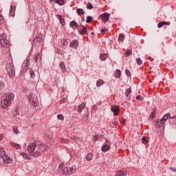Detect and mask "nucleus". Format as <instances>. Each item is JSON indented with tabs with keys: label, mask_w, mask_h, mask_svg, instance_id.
Instances as JSON below:
<instances>
[{
	"label": "nucleus",
	"mask_w": 176,
	"mask_h": 176,
	"mask_svg": "<svg viewBox=\"0 0 176 176\" xmlns=\"http://www.w3.org/2000/svg\"><path fill=\"white\" fill-rule=\"evenodd\" d=\"M67 47H68V38L65 39L63 43V48L67 49Z\"/></svg>",
	"instance_id": "nucleus-42"
},
{
	"label": "nucleus",
	"mask_w": 176,
	"mask_h": 176,
	"mask_svg": "<svg viewBox=\"0 0 176 176\" xmlns=\"http://www.w3.org/2000/svg\"><path fill=\"white\" fill-rule=\"evenodd\" d=\"M117 174L119 176H124V175H126V173H125L124 170H118L117 171Z\"/></svg>",
	"instance_id": "nucleus-39"
},
{
	"label": "nucleus",
	"mask_w": 176,
	"mask_h": 176,
	"mask_svg": "<svg viewBox=\"0 0 176 176\" xmlns=\"http://www.w3.org/2000/svg\"><path fill=\"white\" fill-rule=\"evenodd\" d=\"M109 149H111V146L106 144H104L101 148L102 152H107V151H109Z\"/></svg>",
	"instance_id": "nucleus-21"
},
{
	"label": "nucleus",
	"mask_w": 176,
	"mask_h": 176,
	"mask_svg": "<svg viewBox=\"0 0 176 176\" xmlns=\"http://www.w3.org/2000/svg\"><path fill=\"white\" fill-rule=\"evenodd\" d=\"M156 123H157V124H159V123L160 124V120L159 121V120H157L156 121Z\"/></svg>",
	"instance_id": "nucleus-61"
},
{
	"label": "nucleus",
	"mask_w": 176,
	"mask_h": 176,
	"mask_svg": "<svg viewBox=\"0 0 176 176\" xmlns=\"http://www.w3.org/2000/svg\"><path fill=\"white\" fill-rule=\"evenodd\" d=\"M136 100H138L139 101H142L144 100V97L141 96V95H138L136 96Z\"/></svg>",
	"instance_id": "nucleus-49"
},
{
	"label": "nucleus",
	"mask_w": 176,
	"mask_h": 176,
	"mask_svg": "<svg viewBox=\"0 0 176 176\" xmlns=\"http://www.w3.org/2000/svg\"><path fill=\"white\" fill-rule=\"evenodd\" d=\"M14 115H15L16 116H19V115H20V112H19V111H17V109H16Z\"/></svg>",
	"instance_id": "nucleus-55"
},
{
	"label": "nucleus",
	"mask_w": 176,
	"mask_h": 176,
	"mask_svg": "<svg viewBox=\"0 0 176 176\" xmlns=\"http://www.w3.org/2000/svg\"><path fill=\"white\" fill-rule=\"evenodd\" d=\"M171 116L170 113L165 114L160 120V124L158 128L162 129V127H164V124L167 122V119H168Z\"/></svg>",
	"instance_id": "nucleus-5"
},
{
	"label": "nucleus",
	"mask_w": 176,
	"mask_h": 176,
	"mask_svg": "<svg viewBox=\"0 0 176 176\" xmlns=\"http://www.w3.org/2000/svg\"><path fill=\"white\" fill-rule=\"evenodd\" d=\"M33 58L34 61L38 64V63L41 61V54L38 53Z\"/></svg>",
	"instance_id": "nucleus-30"
},
{
	"label": "nucleus",
	"mask_w": 176,
	"mask_h": 176,
	"mask_svg": "<svg viewBox=\"0 0 176 176\" xmlns=\"http://www.w3.org/2000/svg\"><path fill=\"white\" fill-rule=\"evenodd\" d=\"M126 39V36H124V34L120 33L118 36V41L123 42Z\"/></svg>",
	"instance_id": "nucleus-27"
},
{
	"label": "nucleus",
	"mask_w": 176,
	"mask_h": 176,
	"mask_svg": "<svg viewBox=\"0 0 176 176\" xmlns=\"http://www.w3.org/2000/svg\"><path fill=\"white\" fill-rule=\"evenodd\" d=\"M156 111H157V109H156V107H155L153 109V111L156 112Z\"/></svg>",
	"instance_id": "nucleus-60"
},
{
	"label": "nucleus",
	"mask_w": 176,
	"mask_h": 176,
	"mask_svg": "<svg viewBox=\"0 0 176 176\" xmlns=\"http://www.w3.org/2000/svg\"><path fill=\"white\" fill-rule=\"evenodd\" d=\"M163 25H168V23H167L166 21H162L160 22L157 25L158 28H162V27H163Z\"/></svg>",
	"instance_id": "nucleus-33"
},
{
	"label": "nucleus",
	"mask_w": 176,
	"mask_h": 176,
	"mask_svg": "<svg viewBox=\"0 0 176 176\" xmlns=\"http://www.w3.org/2000/svg\"><path fill=\"white\" fill-rule=\"evenodd\" d=\"M131 54H133V51H131V50H126L124 54V56L125 57H129L131 56Z\"/></svg>",
	"instance_id": "nucleus-32"
},
{
	"label": "nucleus",
	"mask_w": 176,
	"mask_h": 176,
	"mask_svg": "<svg viewBox=\"0 0 176 176\" xmlns=\"http://www.w3.org/2000/svg\"><path fill=\"white\" fill-rule=\"evenodd\" d=\"M16 14V6H11L10 10V16H12V17H14V14Z\"/></svg>",
	"instance_id": "nucleus-20"
},
{
	"label": "nucleus",
	"mask_w": 176,
	"mask_h": 176,
	"mask_svg": "<svg viewBox=\"0 0 176 176\" xmlns=\"http://www.w3.org/2000/svg\"><path fill=\"white\" fill-rule=\"evenodd\" d=\"M32 154H31L30 155H28V154L24 153V152H21L20 153V155L23 156V159H25V160H31L32 157L31 156Z\"/></svg>",
	"instance_id": "nucleus-18"
},
{
	"label": "nucleus",
	"mask_w": 176,
	"mask_h": 176,
	"mask_svg": "<svg viewBox=\"0 0 176 176\" xmlns=\"http://www.w3.org/2000/svg\"><path fill=\"white\" fill-rule=\"evenodd\" d=\"M56 0H50V2H55Z\"/></svg>",
	"instance_id": "nucleus-62"
},
{
	"label": "nucleus",
	"mask_w": 176,
	"mask_h": 176,
	"mask_svg": "<svg viewBox=\"0 0 176 176\" xmlns=\"http://www.w3.org/2000/svg\"><path fill=\"white\" fill-rule=\"evenodd\" d=\"M0 43L1 46L3 47L8 46V45H9V41L7 39L6 34L4 33H3L0 37Z\"/></svg>",
	"instance_id": "nucleus-6"
},
{
	"label": "nucleus",
	"mask_w": 176,
	"mask_h": 176,
	"mask_svg": "<svg viewBox=\"0 0 176 176\" xmlns=\"http://www.w3.org/2000/svg\"><path fill=\"white\" fill-rule=\"evenodd\" d=\"M0 20L1 21H3V20H4L3 16H2V14H0Z\"/></svg>",
	"instance_id": "nucleus-58"
},
{
	"label": "nucleus",
	"mask_w": 176,
	"mask_h": 176,
	"mask_svg": "<svg viewBox=\"0 0 176 176\" xmlns=\"http://www.w3.org/2000/svg\"><path fill=\"white\" fill-rule=\"evenodd\" d=\"M7 73L10 79L16 76V71L13 63H8L6 66Z\"/></svg>",
	"instance_id": "nucleus-3"
},
{
	"label": "nucleus",
	"mask_w": 176,
	"mask_h": 176,
	"mask_svg": "<svg viewBox=\"0 0 176 176\" xmlns=\"http://www.w3.org/2000/svg\"><path fill=\"white\" fill-rule=\"evenodd\" d=\"M28 71H30V62L28 61V60H27L26 63L22 65V68H21V72L22 74L27 72Z\"/></svg>",
	"instance_id": "nucleus-12"
},
{
	"label": "nucleus",
	"mask_w": 176,
	"mask_h": 176,
	"mask_svg": "<svg viewBox=\"0 0 176 176\" xmlns=\"http://www.w3.org/2000/svg\"><path fill=\"white\" fill-rule=\"evenodd\" d=\"M142 142L143 144H144L145 145H146V144H148V138L145 136L142 137Z\"/></svg>",
	"instance_id": "nucleus-41"
},
{
	"label": "nucleus",
	"mask_w": 176,
	"mask_h": 176,
	"mask_svg": "<svg viewBox=\"0 0 176 176\" xmlns=\"http://www.w3.org/2000/svg\"><path fill=\"white\" fill-rule=\"evenodd\" d=\"M2 140V135H0V141Z\"/></svg>",
	"instance_id": "nucleus-63"
},
{
	"label": "nucleus",
	"mask_w": 176,
	"mask_h": 176,
	"mask_svg": "<svg viewBox=\"0 0 176 176\" xmlns=\"http://www.w3.org/2000/svg\"><path fill=\"white\" fill-rule=\"evenodd\" d=\"M28 100L30 104L34 105V107H36V105H38V96H36V94H30L28 96Z\"/></svg>",
	"instance_id": "nucleus-4"
},
{
	"label": "nucleus",
	"mask_w": 176,
	"mask_h": 176,
	"mask_svg": "<svg viewBox=\"0 0 176 176\" xmlns=\"http://www.w3.org/2000/svg\"><path fill=\"white\" fill-rule=\"evenodd\" d=\"M93 157H94V155H93V153H89L87 155H86V160L87 162H90L93 160Z\"/></svg>",
	"instance_id": "nucleus-25"
},
{
	"label": "nucleus",
	"mask_w": 176,
	"mask_h": 176,
	"mask_svg": "<svg viewBox=\"0 0 176 176\" xmlns=\"http://www.w3.org/2000/svg\"><path fill=\"white\" fill-rule=\"evenodd\" d=\"M79 47V41L78 40H73L69 43V47H72L73 49H78Z\"/></svg>",
	"instance_id": "nucleus-13"
},
{
	"label": "nucleus",
	"mask_w": 176,
	"mask_h": 176,
	"mask_svg": "<svg viewBox=\"0 0 176 176\" xmlns=\"http://www.w3.org/2000/svg\"><path fill=\"white\" fill-rule=\"evenodd\" d=\"M85 108H86V102L81 103L77 107V111L78 112V113H82Z\"/></svg>",
	"instance_id": "nucleus-16"
},
{
	"label": "nucleus",
	"mask_w": 176,
	"mask_h": 176,
	"mask_svg": "<svg viewBox=\"0 0 176 176\" xmlns=\"http://www.w3.org/2000/svg\"><path fill=\"white\" fill-rule=\"evenodd\" d=\"M45 151L46 144L40 143L38 144V149L32 154V156L33 157H39V156L42 155V153Z\"/></svg>",
	"instance_id": "nucleus-2"
},
{
	"label": "nucleus",
	"mask_w": 176,
	"mask_h": 176,
	"mask_svg": "<svg viewBox=\"0 0 176 176\" xmlns=\"http://www.w3.org/2000/svg\"><path fill=\"white\" fill-rule=\"evenodd\" d=\"M107 58H108V54L105 53H102L100 54V60H101V61H105Z\"/></svg>",
	"instance_id": "nucleus-23"
},
{
	"label": "nucleus",
	"mask_w": 176,
	"mask_h": 176,
	"mask_svg": "<svg viewBox=\"0 0 176 176\" xmlns=\"http://www.w3.org/2000/svg\"><path fill=\"white\" fill-rule=\"evenodd\" d=\"M91 21H93V17L90 16H87L86 23H87L89 24V23H90Z\"/></svg>",
	"instance_id": "nucleus-43"
},
{
	"label": "nucleus",
	"mask_w": 176,
	"mask_h": 176,
	"mask_svg": "<svg viewBox=\"0 0 176 176\" xmlns=\"http://www.w3.org/2000/svg\"><path fill=\"white\" fill-rule=\"evenodd\" d=\"M125 75H126V76L130 78V76H131V73L130 72V70L126 69H125Z\"/></svg>",
	"instance_id": "nucleus-45"
},
{
	"label": "nucleus",
	"mask_w": 176,
	"mask_h": 176,
	"mask_svg": "<svg viewBox=\"0 0 176 176\" xmlns=\"http://www.w3.org/2000/svg\"><path fill=\"white\" fill-rule=\"evenodd\" d=\"M115 176H119V175H118V173H116V174L115 175Z\"/></svg>",
	"instance_id": "nucleus-64"
},
{
	"label": "nucleus",
	"mask_w": 176,
	"mask_h": 176,
	"mask_svg": "<svg viewBox=\"0 0 176 176\" xmlns=\"http://www.w3.org/2000/svg\"><path fill=\"white\" fill-rule=\"evenodd\" d=\"M57 119L58 120H64V116L63 114H58L57 116Z\"/></svg>",
	"instance_id": "nucleus-46"
},
{
	"label": "nucleus",
	"mask_w": 176,
	"mask_h": 176,
	"mask_svg": "<svg viewBox=\"0 0 176 176\" xmlns=\"http://www.w3.org/2000/svg\"><path fill=\"white\" fill-rule=\"evenodd\" d=\"M60 140H61L62 142H64V141H65V138H61Z\"/></svg>",
	"instance_id": "nucleus-59"
},
{
	"label": "nucleus",
	"mask_w": 176,
	"mask_h": 176,
	"mask_svg": "<svg viewBox=\"0 0 176 176\" xmlns=\"http://www.w3.org/2000/svg\"><path fill=\"white\" fill-rule=\"evenodd\" d=\"M93 111H97V109H98V107H97V105L94 104L92 107Z\"/></svg>",
	"instance_id": "nucleus-53"
},
{
	"label": "nucleus",
	"mask_w": 176,
	"mask_h": 176,
	"mask_svg": "<svg viewBox=\"0 0 176 176\" xmlns=\"http://www.w3.org/2000/svg\"><path fill=\"white\" fill-rule=\"evenodd\" d=\"M131 93V87H130L129 88L126 89V91H125V96L126 97H129V96H130Z\"/></svg>",
	"instance_id": "nucleus-37"
},
{
	"label": "nucleus",
	"mask_w": 176,
	"mask_h": 176,
	"mask_svg": "<svg viewBox=\"0 0 176 176\" xmlns=\"http://www.w3.org/2000/svg\"><path fill=\"white\" fill-rule=\"evenodd\" d=\"M149 118H150V119H151V120H153V119H155V118H156V111H152L151 114Z\"/></svg>",
	"instance_id": "nucleus-40"
},
{
	"label": "nucleus",
	"mask_w": 176,
	"mask_h": 176,
	"mask_svg": "<svg viewBox=\"0 0 176 176\" xmlns=\"http://www.w3.org/2000/svg\"><path fill=\"white\" fill-rule=\"evenodd\" d=\"M111 16V14H108L107 12H104V14H102L99 16L98 19H100L102 21V23H104V24H105V23H107V21H108L109 20V16Z\"/></svg>",
	"instance_id": "nucleus-7"
},
{
	"label": "nucleus",
	"mask_w": 176,
	"mask_h": 176,
	"mask_svg": "<svg viewBox=\"0 0 176 176\" xmlns=\"http://www.w3.org/2000/svg\"><path fill=\"white\" fill-rule=\"evenodd\" d=\"M111 111L113 112V116H118L120 112V109H119L118 106L114 105L111 107Z\"/></svg>",
	"instance_id": "nucleus-11"
},
{
	"label": "nucleus",
	"mask_w": 176,
	"mask_h": 176,
	"mask_svg": "<svg viewBox=\"0 0 176 176\" xmlns=\"http://www.w3.org/2000/svg\"><path fill=\"white\" fill-rule=\"evenodd\" d=\"M36 142H32L30 143L28 146V151L29 152V153H31L32 155V153H34V152H35V149H36Z\"/></svg>",
	"instance_id": "nucleus-8"
},
{
	"label": "nucleus",
	"mask_w": 176,
	"mask_h": 176,
	"mask_svg": "<svg viewBox=\"0 0 176 176\" xmlns=\"http://www.w3.org/2000/svg\"><path fill=\"white\" fill-rule=\"evenodd\" d=\"M34 41H36L38 43H42V34H38Z\"/></svg>",
	"instance_id": "nucleus-26"
},
{
	"label": "nucleus",
	"mask_w": 176,
	"mask_h": 176,
	"mask_svg": "<svg viewBox=\"0 0 176 176\" xmlns=\"http://www.w3.org/2000/svg\"><path fill=\"white\" fill-rule=\"evenodd\" d=\"M76 12L78 16H82V14H85V11L82 8L77 9Z\"/></svg>",
	"instance_id": "nucleus-36"
},
{
	"label": "nucleus",
	"mask_w": 176,
	"mask_h": 176,
	"mask_svg": "<svg viewBox=\"0 0 176 176\" xmlns=\"http://www.w3.org/2000/svg\"><path fill=\"white\" fill-rule=\"evenodd\" d=\"M60 68L61 69L63 74H65V72H67V68H65V64L64 63V61L60 62Z\"/></svg>",
	"instance_id": "nucleus-22"
},
{
	"label": "nucleus",
	"mask_w": 176,
	"mask_h": 176,
	"mask_svg": "<svg viewBox=\"0 0 176 176\" xmlns=\"http://www.w3.org/2000/svg\"><path fill=\"white\" fill-rule=\"evenodd\" d=\"M108 29L107 28H104V29H101V30H100V32L102 33V34H105V32H108Z\"/></svg>",
	"instance_id": "nucleus-50"
},
{
	"label": "nucleus",
	"mask_w": 176,
	"mask_h": 176,
	"mask_svg": "<svg viewBox=\"0 0 176 176\" xmlns=\"http://www.w3.org/2000/svg\"><path fill=\"white\" fill-rule=\"evenodd\" d=\"M3 162L6 164H12L13 163V160L8 156V155H5V156L3 157Z\"/></svg>",
	"instance_id": "nucleus-15"
},
{
	"label": "nucleus",
	"mask_w": 176,
	"mask_h": 176,
	"mask_svg": "<svg viewBox=\"0 0 176 176\" xmlns=\"http://www.w3.org/2000/svg\"><path fill=\"white\" fill-rule=\"evenodd\" d=\"M5 155H6V153H5V150L2 148H0V157L3 158V156L5 157Z\"/></svg>",
	"instance_id": "nucleus-38"
},
{
	"label": "nucleus",
	"mask_w": 176,
	"mask_h": 176,
	"mask_svg": "<svg viewBox=\"0 0 176 176\" xmlns=\"http://www.w3.org/2000/svg\"><path fill=\"white\" fill-rule=\"evenodd\" d=\"M83 120H85V122H87L89 120V115L85 116Z\"/></svg>",
	"instance_id": "nucleus-52"
},
{
	"label": "nucleus",
	"mask_w": 176,
	"mask_h": 176,
	"mask_svg": "<svg viewBox=\"0 0 176 176\" xmlns=\"http://www.w3.org/2000/svg\"><path fill=\"white\" fill-rule=\"evenodd\" d=\"M10 104H12L10 100H8V99H6L5 98L1 101V108L6 109L8 107H9V105H10Z\"/></svg>",
	"instance_id": "nucleus-10"
},
{
	"label": "nucleus",
	"mask_w": 176,
	"mask_h": 176,
	"mask_svg": "<svg viewBox=\"0 0 176 176\" xmlns=\"http://www.w3.org/2000/svg\"><path fill=\"white\" fill-rule=\"evenodd\" d=\"M5 78L3 76H0V90H3L5 89Z\"/></svg>",
	"instance_id": "nucleus-19"
},
{
	"label": "nucleus",
	"mask_w": 176,
	"mask_h": 176,
	"mask_svg": "<svg viewBox=\"0 0 176 176\" xmlns=\"http://www.w3.org/2000/svg\"><path fill=\"white\" fill-rule=\"evenodd\" d=\"M10 145H12L15 149H21V146L19 144H16L13 142H10Z\"/></svg>",
	"instance_id": "nucleus-29"
},
{
	"label": "nucleus",
	"mask_w": 176,
	"mask_h": 176,
	"mask_svg": "<svg viewBox=\"0 0 176 176\" xmlns=\"http://www.w3.org/2000/svg\"><path fill=\"white\" fill-rule=\"evenodd\" d=\"M64 163H60L58 166V170L60 171V168H62L60 173L63 175H72V174H75L76 173V166L73 165L72 167H64Z\"/></svg>",
	"instance_id": "nucleus-1"
},
{
	"label": "nucleus",
	"mask_w": 176,
	"mask_h": 176,
	"mask_svg": "<svg viewBox=\"0 0 176 176\" xmlns=\"http://www.w3.org/2000/svg\"><path fill=\"white\" fill-rule=\"evenodd\" d=\"M136 63L138 65H141L142 64V60L140 58H136Z\"/></svg>",
	"instance_id": "nucleus-47"
},
{
	"label": "nucleus",
	"mask_w": 176,
	"mask_h": 176,
	"mask_svg": "<svg viewBox=\"0 0 176 176\" xmlns=\"http://www.w3.org/2000/svg\"><path fill=\"white\" fill-rule=\"evenodd\" d=\"M112 124H113V126H118V122L117 121H113V122H112Z\"/></svg>",
	"instance_id": "nucleus-56"
},
{
	"label": "nucleus",
	"mask_w": 176,
	"mask_h": 176,
	"mask_svg": "<svg viewBox=\"0 0 176 176\" xmlns=\"http://www.w3.org/2000/svg\"><path fill=\"white\" fill-rule=\"evenodd\" d=\"M86 8L87 9L91 10L93 9L94 6H93V4H91V3H87L86 5Z\"/></svg>",
	"instance_id": "nucleus-44"
},
{
	"label": "nucleus",
	"mask_w": 176,
	"mask_h": 176,
	"mask_svg": "<svg viewBox=\"0 0 176 176\" xmlns=\"http://www.w3.org/2000/svg\"><path fill=\"white\" fill-rule=\"evenodd\" d=\"M105 83L103 80L99 79L96 82L97 87H101Z\"/></svg>",
	"instance_id": "nucleus-35"
},
{
	"label": "nucleus",
	"mask_w": 176,
	"mask_h": 176,
	"mask_svg": "<svg viewBox=\"0 0 176 176\" xmlns=\"http://www.w3.org/2000/svg\"><path fill=\"white\" fill-rule=\"evenodd\" d=\"M4 98L10 102H12V100L14 99V94L13 93H8L5 94Z\"/></svg>",
	"instance_id": "nucleus-14"
},
{
	"label": "nucleus",
	"mask_w": 176,
	"mask_h": 176,
	"mask_svg": "<svg viewBox=\"0 0 176 176\" xmlns=\"http://www.w3.org/2000/svg\"><path fill=\"white\" fill-rule=\"evenodd\" d=\"M58 16V19L60 21V24H61V25H63V27H64V25H65V21L62 19L63 16L61 15H57Z\"/></svg>",
	"instance_id": "nucleus-28"
},
{
	"label": "nucleus",
	"mask_w": 176,
	"mask_h": 176,
	"mask_svg": "<svg viewBox=\"0 0 176 176\" xmlns=\"http://www.w3.org/2000/svg\"><path fill=\"white\" fill-rule=\"evenodd\" d=\"M98 140H100V135L98 134L95 135L94 137V141L96 142V141H98Z\"/></svg>",
	"instance_id": "nucleus-48"
},
{
	"label": "nucleus",
	"mask_w": 176,
	"mask_h": 176,
	"mask_svg": "<svg viewBox=\"0 0 176 176\" xmlns=\"http://www.w3.org/2000/svg\"><path fill=\"white\" fill-rule=\"evenodd\" d=\"M55 3H57L60 6L65 5V1L64 0H55Z\"/></svg>",
	"instance_id": "nucleus-34"
},
{
	"label": "nucleus",
	"mask_w": 176,
	"mask_h": 176,
	"mask_svg": "<svg viewBox=\"0 0 176 176\" xmlns=\"http://www.w3.org/2000/svg\"><path fill=\"white\" fill-rule=\"evenodd\" d=\"M69 27L71 28H72V30H74V31L76 30V28H78V27H79V24H78V23L75 21H72L69 23Z\"/></svg>",
	"instance_id": "nucleus-17"
},
{
	"label": "nucleus",
	"mask_w": 176,
	"mask_h": 176,
	"mask_svg": "<svg viewBox=\"0 0 176 176\" xmlns=\"http://www.w3.org/2000/svg\"><path fill=\"white\" fill-rule=\"evenodd\" d=\"M78 32L80 34V35L85 36L86 34H87V28L83 25H81L79 26V29H78Z\"/></svg>",
	"instance_id": "nucleus-9"
},
{
	"label": "nucleus",
	"mask_w": 176,
	"mask_h": 176,
	"mask_svg": "<svg viewBox=\"0 0 176 176\" xmlns=\"http://www.w3.org/2000/svg\"><path fill=\"white\" fill-rule=\"evenodd\" d=\"M14 134H19V129L17 128H13Z\"/></svg>",
	"instance_id": "nucleus-51"
},
{
	"label": "nucleus",
	"mask_w": 176,
	"mask_h": 176,
	"mask_svg": "<svg viewBox=\"0 0 176 176\" xmlns=\"http://www.w3.org/2000/svg\"><path fill=\"white\" fill-rule=\"evenodd\" d=\"M115 78L117 79H120V76H122V72H120V69H116V73L114 74Z\"/></svg>",
	"instance_id": "nucleus-24"
},
{
	"label": "nucleus",
	"mask_w": 176,
	"mask_h": 176,
	"mask_svg": "<svg viewBox=\"0 0 176 176\" xmlns=\"http://www.w3.org/2000/svg\"><path fill=\"white\" fill-rule=\"evenodd\" d=\"M99 139L104 140V135H99Z\"/></svg>",
	"instance_id": "nucleus-57"
},
{
	"label": "nucleus",
	"mask_w": 176,
	"mask_h": 176,
	"mask_svg": "<svg viewBox=\"0 0 176 176\" xmlns=\"http://www.w3.org/2000/svg\"><path fill=\"white\" fill-rule=\"evenodd\" d=\"M170 170H171V171H174V173H176V168L175 167H170Z\"/></svg>",
	"instance_id": "nucleus-54"
},
{
	"label": "nucleus",
	"mask_w": 176,
	"mask_h": 176,
	"mask_svg": "<svg viewBox=\"0 0 176 176\" xmlns=\"http://www.w3.org/2000/svg\"><path fill=\"white\" fill-rule=\"evenodd\" d=\"M29 74L32 79H34L35 78V72H34V70H32V68L31 67L29 69Z\"/></svg>",
	"instance_id": "nucleus-31"
}]
</instances>
